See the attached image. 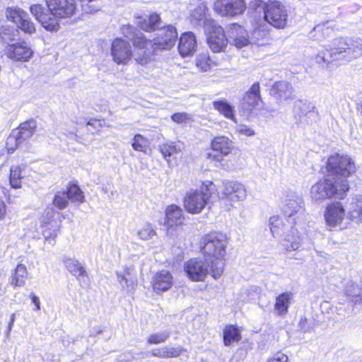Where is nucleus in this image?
I'll list each match as a JSON object with an SVG mask.
<instances>
[{
	"label": "nucleus",
	"instance_id": "1",
	"mask_svg": "<svg viewBox=\"0 0 362 362\" xmlns=\"http://www.w3.org/2000/svg\"><path fill=\"white\" fill-rule=\"evenodd\" d=\"M281 211L291 225V230L282 240L281 245L286 252L310 250L313 247L316 231L302 223L304 217L303 201L294 192H286L281 198Z\"/></svg>",
	"mask_w": 362,
	"mask_h": 362
},
{
	"label": "nucleus",
	"instance_id": "2",
	"mask_svg": "<svg viewBox=\"0 0 362 362\" xmlns=\"http://www.w3.org/2000/svg\"><path fill=\"white\" fill-rule=\"evenodd\" d=\"M177 32L173 25H168L160 30L153 41L148 40L144 34H139L134 39V45L143 51V54L136 53L134 60L141 65L147 64L151 57L157 49H170L175 44Z\"/></svg>",
	"mask_w": 362,
	"mask_h": 362
},
{
	"label": "nucleus",
	"instance_id": "3",
	"mask_svg": "<svg viewBox=\"0 0 362 362\" xmlns=\"http://www.w3.org/2000/svg\"><path fill=\"white\" fill-rule=\"evenodd\" d=\"M226 237L221 233H209L201 240L202 253L205 259L211 263V275L215 279L219 278L224 270L223 262L227 246Z\"/></svg>",
	"mask_w": 362,
	"mask_h": 362
},
{
	"label": "nucleus",
	"instance_id": "4",
	"mask_svg": "<svg viewBox=\"0 0 362 362\" xmlns=\"http://www.w3.org/2000/svg\"><path fill=\"white\" fill-rule=\"evenodd\" d=\"M349 190L348 181L343 178L325 177L314 184L310 188L312 201L321 203L327 199H343Z\"/></svg>",
	"mask_w": 362,
	"mask_h": 362
},
{
	"label": "nucleus",
	"instance_id": "5",
	"mask_svg": "<svg viewBox=\"0 0 362 362\" xmlns=\"http://www.w3.org/2000/svg\"><path fill=\"white\" fill-rule=\"evenodd\" d=\"M332 44L329 54L334 59L351 62L362 55V39L359 37H338Z\"/></svg>",
	"mask_w": 362,
	"mask_h": 362
},
{
	"label": "nucleus",
	"instance_id": "6",
	"mask_svg": "<svg viewBox=\"0 0 362 362\" xmlns=\"http://www.w3.org/2000/svg\"><path fill=\"white\" fill-rule=\"evenodd\" d=\"M214 192V184L211 181H205L195 189L189 191L184 199V206L190 214H199L208 204Z\"/></svg>",
	"mask_w": 362,
	"mask_h": 362
},
{
	"label": "nucleus",
	"instance_id": "7",
	"mask_svg": "<svg viewBox=\"0 0 362 362\" xmlns=\"http://www.w3.org/2000/svg\"><path fill=\"white\" fill-rule=\"evenodd\" d=\"M263 18L269 25L277 29L288 27L289 10L281 1L268 0L264 4Z\"/></svg>",
	"mask_w": 362,
	"mask_h": 362
},
{
	"label": "nucleus",
	"instance_id": "8",
	"mask_svg": "<svg viewBox=\"0 0 362 362\" xmlns=\"http://www.w3.org/2000/svg\"><path fill=\"white\" fill-rule=\"evenodd\" d=\"M326 168L327 172L334 175H340L344 177H349L356 170V165L349 156L339 154L329 157Z\"/></svg>",
	"mask_w": 362,
	"mask_h": 362
},
{
	"label": "nucleus",
	"instance_id": "9",
	"mask_svg": "<svg viewBox=\"0 0 362 362\" xmlns=\"http://www.w3.org/2000/svg\"><path fill=\"white\" fill-rule=\"evenodd\" d=\"M205 31L209 33L207 38L208 45L214 52L224 51L228 42L223 29L214 21H209L205 23Z\"/></svg>",
	"mask_w": 362,
	"mask_h": 362
},
{
	"label": "nucleus",
	"instance_id": "10",
	"mask_svg": "<svg viewBox=\"0 0 362 362\" xmlns=\"http://www.w3.org/2000/svg\"><path fill=\"white\" fill-rule=\"evenodd\" d=\"M134 47V52L133 53L131 49V46L129 42L121 39L117 38L115 39L112 43L111 47V55L114 62L117 64H127L131 58L133 57L134 58V55L136 53L143 54V51L139 49H136Z\"/></svg>",
	"mask_w": 362,
	"mask_h": 362
},
{
	"label": "nucleus",
	"instance_id": "11",
	"mask_svg": "<svg viewBox=\"0 0 362 362\" xmlns=\"http://www.w3.org/2000/svg\"><path fill=\"white\" fill-rule=\"evenodd\" d=\"M184 268L189 278L194 281H203L208 274H211V263L206 259H190Z\"/></svg>",
	"mask_w": 362,
	"mask_h": 362
},
{
	"label": "nucleus",
	"instance_id": "12",
	"mask_svg": "<svg viewBox=\"0 0 362 362\" xmlns=\"http://www.w3.org/2000/svg\"><path fill=\"white\" fill-rule=\"evenodd\" d=\"M247 197L245 186L238 182L223 181V189L219 194L221 201L230 202H243Z\"/></svg>",
	"mask_w": 362,
	"mask_h": 362
},
{
	"label": "nucleus",
	"instance_id": "13",
	"mask_svg": "<svg viewBox=\"0 0 362 362\" xmlns=\"http://www.w3.org/2000/svg\"><path fill=\"white\" fill-rule=\"evenodd\" d=\"M214 8L222 16L233 17L244 13L246 4L244 0H217Z\"/></svg>",
	"mask_w": 362,
	"mask_h": 362
},
{
	"label": "nucleus",
	"instance_id": "14",
	"mask_svg": "<svg viewBox=\"0 0 362 362\" xmlns=\"http://www.w3.org/2000/svg\"><path fill=\"white\" fill-rule=\"evenodd\" d=\"M184 216L181 208L176 205H170L165 209V221L167 226L166 233L168 236L175 238L177 234L175 231L179 230L183 223Z\"/></svg>",
	"mask_w": 362,
	"mask_h": 362
},
{
	"label": "nucleus",
	"instance_id": "15",
	"mask_svg": "<svg viewBox=\"0 0 362 362\" xmlns=\"http://www.w3.org/2000/svg\"><path fill=\"white\" fill-rule=\"evenodd\" d=\"M82 203L84 201V196L82 191L76 185H71L66 192H59L54 198L53 204L59 209L66 208L69 202Z\"/></svg>",
	"mask_w": 362,
	"mask_h": 362
},
{
	"label": "nucleus",
	"instance_id": "16",
	"mask_svg": "<svg viewBox=\"0 0 362 362\" xmlns=\"http://www.w3.org/2000/svg\"><path fill=\"white\" fill-rule=\"evenodd\" d=\"M6 16L25 33L33 34L35 32L34 23L30 20L28 14L20 8L8 7Z\"/></svg>",
	"mask_w": 362,
	"mask_h": 362
},
{
	"label": "nucleus",
	"instance_id": "17",
	"mask_svg": "<svg viewBox=\"0 0 362 362\" xmlns=\"http://www.w3.org/2000/svg\"><path fill=\"white\" fill-rule=\"evenodd\" d=\"M47 7L54 18H69L74 15L76 5L74 0H46Z\"/></svg>",
	"mask_w": 362,
	"mask_h": 362
},
{
	"label": "nucleus",
	"instance_id": "18",
	"mask_svg": "<svg viewBox=\"0 0 362 362\" xmlns=\"http://www.w3.org/2000/svg\"><path fill=\"white\" fill-rule=\"evenodd\" d=\"M6 35V34L4 33L1 37L3 40L9 44V42H7ZM6 54L11 59L27 62L33 56V52L31 48L28 46L26 42H22L8 45L6 50Z\"/></svg>",
	"mask_w": 362,
	"mask_h": 362
},
{
	"label": "nucleus",
	"instance_id": "19",
	"mask_svg": "<svg viewBox=\"0 0 362 362\" xmlns=\"http://www.w3.org/2000/svg\"><path fill=\"white\" fill-rule=\"evenodd\" d=\"M324 217L330 228L339 226L346 217L345 209L339 202L330 203L325 208Z\"/></svg>",
	"mask_w": 362,
	"mask_h": 362
},
{
	"label": "nucleus",
	"instance_id": "20",
	"mask_svg": "<svg viewBox=\"0 0 362 362\" xmlns=\"http://www.w3.org/2000/svg\"><path fill=\"white\" fill-rule=\"evenodd\" d=\"M32 15L42 25L49 31H57L59 28L58 20L52 16L51 13H45L44 8L40 4H34L30 7Z\"/></svg>",
	"mask_w": 362,
	"mask_h": 362
},
{
	"label": "nucleus",
	"instance_id": "21",
	"mask_svg": "<svg viewBox=\"0 0 362 362\" xmlns=\"http://www.w3.org/2000/svg\"><path fill=\"white\" fill-rule=\"evenodd\" d=\"M228 42L238 48L248 45L249 37L247 30L240 25L231 24L227 28Z\"/></svg>",
	"mask_w": 362,
	"mask_h": 362
},
{
	"label": "nucleus",
	"instance_id": "22",
	"mask_svg": "<svg viewBox=\"0 0 362 362\" xmlns=\"http://www.w3.org/2000/svg\"><path fill=\"white\" fill-rule=\"evenodd\" d=\"M262 102L259 83H254L243 98L242 105L244 109L251 111Z\"/></svg>",
	"mask_w": 362,
	"mask_h": 362
},
{
	"label": "nucleus",
	"instance_id": "23",
	"mask_svg": "<svg viewBox=\"0 0 362 362\" xmlns=\"http://www.w3.org/2000/svg\"><path fill=\"white\" fill-rule=\"evenodd\" d=\"M173 284L172 274L165 269L157 272L152 280L153 288L156 292L168 291L172 287Z\"/></svg>",
	"mask_w": 362,
	"mask_h": 362
},
{
	"label": "nucleus",
	"instance_id": "24",
	"mask_svg": "<svg viewBox=\"0 0 362 362\" xmlns=\"http://www.w3.org/2000/svg\"><path fill=\"white\" fill-rule=\"evenodd\" d=\"M197 48L195 35L192 32H187L181 35L178 44V50L182 57L192 54Z\"/></svg>",
	"mask_w": 362,
	"mask_h": 362
},
{
	"label": "nucleus",
	"instance_id": "25",
	"mask_svg": "<svg viewBox=\"0 0 362 362\" xmlns=\"http://www.w3.org/2000/svg\"><path fill=\"white\" fill-rule=\"evenodd\" d=\"M347 209V218L356 223H362V194L352 197L349 201Z\"/></svg>",
	"mask_w": 362,
	"mask_h": 362
},
{
	"label": "nucleus",
	"instance_id": "26",
	"mask_svg": "<svg viewBox=\"0 0 362 362\" xmlns=\"http://www.w3.org/2000/svg\"><path fill=\"white\" fill-rule=\"evenodd\" d=\"M272 90L274 97L280 103L294 98L293 88L287 81H281L276 82L272 87Z\"/></svg>",
	"mask_w": 362,
	"mask_h": 362
},
{
	"label": "nucleus",
	"instance_id": "27",
	"mask_svg": "<svg viewBox=\"0 0 362 362\" xmlns=\"http://www.w3.org/2000/svg\"><path fill=\"white\" fill-rule=\"evenodd\" d=\"M211 149L219 153L222 156H227L233 148V141L225 136L214 137L211 141Z\"/></svg>",
	"mask_w": 362,
	"mask_h": 362
},
{
	"label": "nucleus",
	"instance_id": "28",
	"mask_svg": "<svg viewBox=\"0 0 362 362\" xmlns=\"http://www.w3.org/2000/svg\"><path fill=\"white\" fill-rule=\"evenodd\" d=\"M296 107L299 110L300 117H305L307 119V122H313L319 119V112L312 102L299 100L296 103Z\"/></svg>",
	"mask_w": 362,
	"mask_h": 362
},
{
	"label": "nucleus",
	"instance_id": "29",
	"mask_svg": "<svg viewBox=\"0 0 362 362\" xmlns=\"http://www.w3.org/2000/svg\"><path fill=\"white\" fill-rule=\"evenodd\" d=\"M293 293L290 291L284 292L276 297L274 306V314L277 316H284L288 312L291 303Z\"/></svg>",
	"mask_w": 362,
	"mask_h": 362
},
{
	"label": "nucleus",
	"instance_id": "30",
	"mask_svg": "<svg viewBox=\"0 0 362 362\" xmlns=\"http://www.w3.org/2000/svg\"><path fill=\"white\" fill-rule=\"evenodd\" d=\"M208 8L204 3H200L196 8L190 12V21L194 25H203L205 29V23L206 21H212L206 18Z\"/></svg>",
	"mask_w": 362,
	"mask_h": 362
},
{
	"label": "nucleus",
	"instance_id": "31",
	"mask_svg": "<svg viewBox=\"0 0 362 362\" xmlns=\"http://www.w3.org/2000/svg\"><path fill=\"white\" fill-rule=\"evenodd\" d=\"M183 351L181 346H162L152 349L150 354L160 358H176L180 356Z\"/></svg>",
	"mask_w": 362,
	"mask_h": 362
},
{
	"label": "nucleus",
	"instance_id": "32",
	"mask_svg": "<svg viewBox=\"0 0 362 362\" xmlns=\"http://www.w3.org/2000/svg\"><path fill=\"white\" fill-rule=\"evenodd\" d=\"M63 262L67 270L74 276L78 280L81 281L86 276V271L81 263L74 258H64Z\"/></svg>",
	"mask_w": 362,
	"mask_h": 362
},
{
	"label": "nucleus",
	"instance_id": "33",
	"mask_svg": "<svg viewBox=\"0 0 362 362\" xmlns=\"http://www.w3.org/2000/svg\"><path fill=\"white\" fill-rule=\"evenodd\" d=\"M138 24L141 29L146 31H151L158 29L161 25L160 18L158 14L153 13L146 18H139Z\"/></svg>",
	"mask_w": 362,
	"mask_h": 362
},
{
	"label": "nucleus",
	"instance_id": "34",
	"mask_svg": "<svg viewBox=\"0 0 362 362\" xmlns=\"http://www.w3.org/2000/svg\"><path fill=\"white\" fill-rule=\"evenodd\" d=\"M28 277L27 268L24 264H19L12 273L10 278V283L14 286H23L25 285Z\"/></svg>",
	"mask_w": 362,
	"mask_h": 362
},
{
	"label": "nucleus",
	"instance_id": "35",
	"mask_svg": "<svg viewBox=\"0 0 362 362\" xmlns=\"http://www.w3.org/2000/svg\"><path fill=\"white\" fill-rule=\"evenodd\" d=\"M36 129V122L34 120H29L22 123L16 132L20 138V140L24 141L30 139L34 134Z\"/></svg>",
	"mask_w": 362,
	"mask_h": 362
},
{
	"label": "nucleus",
	"instance_id": "36",
	"mask_svg": "<svg viewBox=\"0 0 362 362\" xmlns=\"http://www.w3.org/2000/svg\"><path fill=\"white\" fill-rule=\"evenodd\" d=\"M241 339L239 329L233 325L226 326L223 331V341L226 346H230L233 342Z\"/></svg>",
	"mask_w": 362,
	"mask_h": 362
},
{
	"label": "nucleus",
	"instance_id": "37",
	"mask_svg": "<svg viewBox=\"0 0 362 362\" xmlns=\"http://www.w3.org/2000/svg\"><path fill=\"white\" fill-rule=\"evenodd\" d=\"M196 65L202 71H208L217 63L210 57L209 53L202 52L197 57Z\"/></svg>",
	"mask_w": 362,
	"mask_h": 362
},
{
	"label": "nucleus",
	"instance_id": "38",
	"mask_svg": "<svg viewBox=\"0 0 362 362\" xmlns=\"http://www.w3.org/2000/svg\"><path fill=\"white\" fill-rule=\"evenodd\" d=\"M23 170L19 166H12L10 170V184L13 188H21V182L24 178Z\"/></svg>",
	"mask_w": 362,
	"mask_h": 362
},
{
	"label": "nucleus",
	"instance_id": "39",
	"mask_svg": "<svg viewBox=\"0 0 362 362\" xmlns=\"http://www.w3.org/2000/svg\"><path fill=\"white\" fill-rule=\"evenodd\" d=\"M136 234L140 240H148L156 235V231L151 223H146L138 228Z\"/></svg>",
	"mask_w": 362,
	"mask_h": 362
},
{
	"label": "nucleus",
	"instance_id": "40",
	"mask_svg": "<svg viewBox=\"0 0 362 362\" xmlns=\"http://www.w3.org/2000/svg\"><path fill=\"white\" fill-rule=\"evenodd\" d=\"M214 109L218 110L221 114L223 115L226 118L234 119L233 109L226 101H214L213 102Z\"/></svg>",
	"mask_w": 362,
	"mask_h": 362
},
{
	"label": "nucleus",
	"instance_id": "41",
	"mask_svg": "<svg viewBox=\"0 0 362 362\" xmlns=\"http://www.w3.org/2000/svg\"><path fill=\"white\" fill-rule=\"evenodd\" d=\"M170 332L169 330H164L162 332H154L147 338V342L149 344H158L164 343L170 337Z\"/></svg>",
	"mask_w": 362,
	"mask_h": 362
},
{
	"label": "nucleus",
	"instance_id": "42",
	"mask_svg": "<svg viewBox=\"0 0 362 362\" xmlns=\"http://www.w3.org/2000/svg\"><path fill=\"white\" fill-rule=\"evenodd\" d=\"M159 150L163 157L167 158L171 156L179 153L181 151V146L179 144H175L173 142L165 144L159 146Z\"/></svg>",
	"mask_w": 362,
	"mask_h": 362
},
{
	"label": "nucleus",
	"instance_id": "43",
	"mask_svg": "<svg viewBox=\"0 0 362 362\" xmlns=\"http://www.w3.org/2000/svg\"><path fill=\"white\" fill-rule=\"evenodd\" d=\"M270 230L272 235L275 237L276 235H279L281 231L284 230L285 226L282 221L281 218L279 216H273L269 219Z\"/></svg>",
	"mask_w": 362,
	"mask_h": 362
},
{
	"label": "nucleus",
	"instance_id": "44",
	"mask_svg": "<svg viewBox=\"0 0 362 362\" xmlns=\"http://www.w3.org/2000/svg\"><path fill=\"white\" fill-rule=\"evenodd\" d=\"M23 141L19 136L13 132L6 139V148L9 153H13Z\"/></svg>",
	"mask_w": 362,
	"mask_h": 362
},
{
	"label": "nucleus",
	"instance_id": "45",
	"mask_svg": "<svg viewBox=\"0 0 362 362\" xmlns=\"http://www.w3.org/2000/svg\"><path fill=\"white\" fill-rule=\"evenodd\" d=\"M132 148L137 151H145L148 146V140L141 134H136L132 142Z\"/></svg>",
	"mask_w": 362,
	"mask_h": 362
},
{
	"label": "nucleus",
	"instance_id": "46",
	"mask_svg": "<svg viewBox=\"0 0 362 362\" xmlns=\"http://www.w3.org/2000/svg\"><path fill=\"white\" fill-rule=\"evenodd\" d=\"M313 31L315 33H320L322 38H327L329 37L332 31V28L328 25V22L322 24H318L313 28Z\"/></svg>",
	"mask_w": 362,
	"mask_h": 362
},
{
	"label": "nucleus",
	"instance_id": "47",
	"mask_svg": "<svg viewBox=\"0 0 362 362\" xmlns=\"http://www.w3.org/2000/svg\"><path fill=\"white\" fill-rule=\"evenodd\" d=\"M95 0H80L83 12L93 13L98 11L99 7L93 4Z\"/></svg>",
	"mask_w": 362,
	"mask_h": 362
},
{
	"label": "nucleus",
	"instance_id": "48",
	"mask_svg": "<svg viewBox=\"0 0 362 362\" xmlns=\"http://www.w3.org/2000/svg\"><path fill=\"white\" fill-rule=\"evenodd\" d=\"M122 33L124 35L131 40L132 41V43L134 44V39L136 37V36L139 34H143L141 32L135 33L134 32V28L130 25H124L122 28Z\"/></svg>",
	"mask_w": 362,
	"mask_h": 362
},
{
	"label": "nucleus",
	"instance_id": "49",
	"mask_svg": "<svg viewBox=\"0 0 362 362\" xmlns=\"http://www.w3.org/2000/svg\"><path fill=\"white\" fill-rule=\"evenodd\" d=\"M236 131L239 134L246 136H252L255 134V131L245 124H238L236 127Z\"/></svg>",
	"mask_w": 362,
	"mask_h": 362
},
{
	"label": "nucleus",
	"instance_id": "50",
	"mask_svg": "<svg viewBox=\"0 0 362 362\" xmlns=\"http://www.w3.org/2000/svg\"><path fill=\"white\" fill-rule=\"evenodd\" d=\"M171 119L173 122L180 124L190 119V117L187 113L177 112L173 114Z\"/></svg>",
	"mask_w": 362,
	"mask_h": 362
},
{
	"label": "nucleus",
	"instance_id": "51",
	"mask_svg": "<svg viewBox=\"0 0 362 362\" xmlns=\"http://www.w3.org/2000/svg\"><path fill=\"white\" fill-rule=\"evenodd\" d=\"M267 362H288V357L282 352H277L269 358Z\"/></svg>",
	"mask_w": 362,
	"mask_h": 362
},
{
	"label": "nucleus",
	"instance_id": "52",
	"mask_svg": "<svg viewBox=\"0 0 362 362\" xmlns=\"http://www.w3.org/2000/svg\"><path fill=\"white\" fill-rule=\"evenodd\" d=\"M359 291L358 287L354 284H351L348 285L346 288V294L349 296H358Z\"/></svg>",
	"mask_w": 362,
	"mask_h": 362
},
{
	"label": "nucleus",
	"instance_id": "53",
	"mask_svg": "<svg viewBox=\"0 0 362 362\" xmlns=\"http://www.w3.org/2000/svg\"><path fill=\"white\" fill-rule=\"evenodd\" d=\"M223 157L219 153H207L206 155V158L211 161L214 162H221L223 159Z\"/></svg>",
	"mask_w": 362,
	"mask_h": 362
},
{
	"label": "nucleus",
	"instance_id": "54",
	"mask_svg": "<svg viewBox=\"0 0 362 362\" xmlns=\"http://www.w3.org/2000/svg\"><path fill=\"white\" fill-rule=\"evenodd\" d=\"M117 281L119 284L121 285L123 289H127L128 288V281L124 275H122L119 273H117Z\"/></svg>",
	"mask_w": 362,
	"mask_h": 362
},
{
	"label": "nucleus",
	"instance_id": "55",
	"mask_svg": "<svg viewBox=\"0 0 362 362\" xmlns=\"http://www.w3.org/2000/svg\"><path fill=\"white\" fill-rule=\"evenodd\" d=\"M30 296L31 298L33 303L35 304L36 307V310H40V302L39 298L36 296L34 293H31Z\"/></svg>",
	"mask_w": 362,
	"mask_h": 362
},
{
	"label": "nucleus",
	"instance_id": "56",
	"mask_svg": "<svg viewBox=\"0 0 362 362\" xmlns=\"http://www.w3.org/2000/svg\"><path fill=\"white\" fill-rule=\"evenodd\" d=\"M87 124L93 127L95 129H98L102 127L100 122L95 119H90Z\"/></svg>",
	"mask_w": 362,
	"mask_h": 362
},
{
	"label": "nucleus",
	"instance_id": "57",
	"mask_svg": "<svg viewBox=\"0 0 362 362\" xmlns=\"http://www.w3.org/2000/svg\"><path fill=\"white\" fill-rule=\"evenodd\" d=\"M252 3L253 4L254 7L258 8L262 6L263 8L264 4L266 3V1H263L262 0H255Z\"/></svg>",
	"mask_w": 362,
	"mask_h": 362
},
{
	"label": "nucleus",
	"instance_id": "58",
	"mask_svg": "<svg viewBox=\"0 0 362 362\" xmlns=\"http://www.w3.org/2000/svg\"><path fill=\"white\" fill-rule=\"evenodd\" d=\"M6 213L5 204L3 201L0 199V218H2Z\"/></svg>",
	"mask_w": 362,
	"mask_h": 362
},
{
	"label": "nucleus",
	"instance_id": "59",
	"mask_svg": "<svg viewBox=\"0 0 362 362\" xmlns=\"http://www.w3.org/2000/svg\"><path fill=\"white\" fill-rule=\"evenodd\" d=\"M14 319H15V315H14V314H13L11 317V322L9 324V329H11V326L13 323Z\"/></svg>",
	"mask_w": 362,
	"mask_h": 362
},
{
	"label": "nucleus",
	"instance_id": "60",
	"mask_svg": "<svg viewBox=\"0 0 362 362\" xmlns=\"http://www.w3.org/2000/svg\"><path fill=\"white\" fill-rule=\"evenodd\" d=\"M259 33H260V29H259V28H257V29L255 30L254 34H255V35H259Z\"/></svg>",
	"mask_w": 362,
	"mask_h": 362
},
{
	"label": "nucleus",
	"instance_id": "61",
	"mask_svg": "<svg viewBox=\"0 0 362 362\" xmlns=\"http://www.w3.org/2000/svg\"><path fill=\"white\" fill-rule=\"evenodd\" d=\"M43 235H44V236L45 237L46 239L48 238L47 231H45Z\"/></svg>",
	"mask_w": 362,
	"mask_h": 362
},
{
	"label": "nucleus",
	"instance_id": "62",
	"mask_svg": "<svg viewBox=\"0 0 362 362\" xmlns=\"http://www.w3.org/2000/svg\"><path fill=\"white\" fill-rule=\"evenodd\" d=\"M322 59V60L324 62H328L327 59H325V57H320Z\"/></svg>",
	"mask_w": 362,
	"mask_h": 362
},
{
	"label": "nucleus",
	"instance_id": "63",
	"mask_svg": "<svg viewBox=\"0 0 362 362\" xmlns=\"http://www.w3.org/2000/svg\"><path fill=\"white\" fill-rule=\"evenodd\" d=\"M57 232L55 231L54 233V237L55 238L57 236Z\"/></svg>",
	"mask_w": 362,
	"mask_h": 362
},
{
	"label": "nucleus",
	"instance_id": "64",
	"mask_svg": "<svg viewBox=\"0 0 362 362\" xmlns=\"http://www.w3.org/2000/svg\"><path fill=\"white\" fill-rule=\"evenodd\" d=\"M267 34H268L267 33H265V32H264L263 35H264V36H265V35H267Z\"/></svg>",
	"mask_w": 362,
	"mask_h": 362
}]
</instances>
